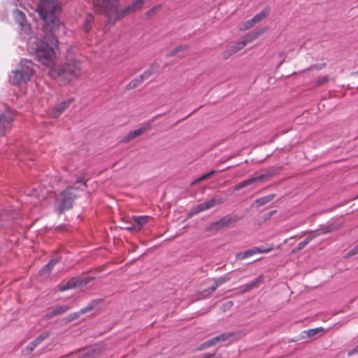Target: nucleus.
<instances>
[{
  "label": "nucleus",
  "instance_id": "5",
  "mask_svg": "<svg viewBox=\"0 0 358 358\" xmlns=\"http://www.w3.org/2000/svg\"><path fill=\"white\" fill-rule=\"evenodd\" d=\"M80 185L85 186V182L83 179L79 178L75 183L76 187H67L57 196L54 206L55 210L58 213L61 214L64 211L69 210L73 207V201L77 197L74 191L78 189Z\"/></svg>",
  "mask_w": 358,
  "mask_h": 358
},
{
  "label": "nucleus",
  "instance_id": "54",
  "mask_svg": "<svg viewBox=\"0 0 358 358\" xmlns=\"http://www.w3.org/2000/svg\"><path fill=\"white\" fill-rule=\"evenodd\" d=\"M224 306H225L226 307H227V308H231V307H232V306H233V302H232V301H227V302L224 304Z\"/></svg>",
  "mask_w": 358,
  "mask_h": 358
},
{
  "label": "nucleus",
  "instance_id": "10",
  "mask_svg": "<svg viewBox=\"0 0 358 358\" xmlns=\"http://www.w3.org/2000/svg\"><path fill=\"white\" fill-rule=\"evenodd\" d=\"M272 176V173H267L264 174L259 175L256 177H251L247 180H245L238 184H237L236 186H234V191H238L241 189L243 187H245L247 186H249L253 183L255 182H262L263 181H266L269 180Z\"/></svg>",
  "mask_w": 358,
  "mask_h": 358
},
{
  "label": "nucleus",
  "instance_id": "44",
  "mask_svg": "<svg viewBox=\"0 0 358 358\" xmlns=\"http://www.w3.org/2000/svg\"><path fill=\"white\" fill-rule=\"evenodd\" d=\"M36 347H35L34 344L31 342L25 348L24 351L27 352V355L30 354Z\"/></svg>",
  "mask_w": 358,
  "mask_h": 358
},
{
  "label": "nucleus",
  "instance_id": "46",
  "mask_svg": "<svg viewBox=\"0 0 358 358\" xmlns=\"http://www.w3.org/2000/svg\"><path fill=\"white\" fill-rule=\"evenodd\" d=\"M325 66H326V64L323 63V64H320L314 65V66H311L310 69H317V70H321L323 68H324Z\"/></svg>",
  "mask_w": 358,
  "mask_h": 358
},
{
  "label": "nucleus",
  "instance_id": "45",
  "mask_svg": "<svg viewBox=\"0 0 358 358\" xmlns=\"http://www.w3.org/2000/svg\"><path fill=\"white\" fill-rule=\"evenodd\" d=\"M355 354H358V345L348 352V356H352Z\"/></svg>",
  "mask_w": 358,
  "mask_h": 358
},
{
  "label": "nucleus",
  "instance_id": "11",
  "mask_svg": "<svg viewBox=\"0 0 358 358\" xmlns=\"http://www.w3.org/2000/svg\"><path fill=\"white\" fill-rule=\"evenodd\" d=\"M75 101L74 98H69L63 101L50 109V115L53 118H58Z\"/></svg>",
  "mask_w": 358,
  "mask_h": 358
},
{
  "label": "nucleus",
  "instance_id": "8",
  "mask_svg": "<svg viewBox=\"0 0 358 358\" xmlns=\"http://www.w3.org/2000/svg\"><path fill=\"white\" fill-rule=\"evenodd\" d=\"M92 280V278L90 277L73 278L67 282H62L59 287V290L64 292L68 289L80 287L87 285Z\"/></svg>",
  "mask_w": 358,
  "mask_h": 358
},
{
  "label": "nucleus",
  "instance_id": "26",
  "mask_svg": "<svg viewBox=\"0 0 358 358\" xmlns=\"http://www.w3.org/2000/svg\"><path fill=\"white\" fill-rule=\"evenodd\" d=\"M264 31H265L264 29H262L261 31H254V32L248 34L241 40L243 41V42L245 43V45H246L248 43H251L253 41L258 38L262 34H263L264 33Z\"/></svg>",
  "mask_w": 358,
  "mask_h": 358
},
{
  "label": "nucleus",
  "instance_id": "21",
  "mask_svg": "<svg viewBox=\"0 0 358 358\" xmlns=\"http://www.w3.org/2000/svg\"><path fill=\"white\" fill-rule=\"evenodd\" d=\"M341 227V225L336 224H331L329 225H327L326 227H324L321 229L315 230V232L317 235V236L327 234L328 233H331L333 231H336L338 230Z\"/></svg>",
  "mask_w": 358,
  "mask_h": 358
},
{
  "label": "nucleus",
  "instance_id": "39",
  "mask_svg": "<svg viewBox=\"0 0 358 358\" xmlns=\"http://www.w3.org/2000/svg\"><path fill=\"white\" fill-rule=\"evenodd\" d=\"M255 24V23L253 22L252 20L250 19L248 21H245L244 23L242 24V27H241V31H246L250 28H252V27H254Z\"/></svg>",
  "mask_w": 358,
  "mask_h": 358
},
{
  "label": "nucleus",
  "instance_id": "1",
  "mask_svg": "<svg viewBox=\"0 0 358 358\" xmlns=\"http://www.w3.org/2000/svg\"><path fill=\"white\" fill-rule=\"evenodd\" d=\"M51 44L40 40L35 37H30L28 41V48L29 51L35 53L36 59L41 64L50 67L55 66L57 61L55 48L57 46V39L55 36L50 38Z\"/></svg>",
  "mask_w": 358,
  "mask_h": 358
},
{
  "label": "nucleus",
  "instance_id": "17",
  "mask_svg": "<svg viewBox=\"0 0 358 358\" xmlns=\"http://www.w3.org/2000/svg\"><path fill=\"white\" fill-rule=\"evenodd\" d=\"M97 305V302L92 301L86 307L81 308L79 311L69 314L66 317V322H70L78 319L82 315L87 313L94 309Z\"/></svg>",
  "mask_w": 358,
  "mask_h": 358
},
{
  "label": "nucleus",
  "instance_id": "18",
  "mask_svg": "<svg viewBox=\"0 0 358 358\" xmlns=\"http://www.w3.org/2000/svg\"><path fill=\"white\" fill-rule=\"evenodd\" d=\"M71 308V306H56L50 310V311L45 315V317L46 319H51L58 315L66 313Z\"/></svg>",
  "mask_w": 358,
  "mask_h": 358
},
{
  "label": "nucleus",
  "instance_id": "27",
  "mask_svg": "<svg viewBox=\"0 0 358 358\" xmlns=\"http://www.w3.org/2000/svg\"><path fill=\"white\" fill-rule=\"evenodd\" d=\"M275 197V194H269L261 198H259L255 201L254 205L257 208H259L262 206H264L268 202H270L271 200H273Z\"/></svg>",
  "mask_w": 358,
  "mask_h": 358
},
{
  "label": "nucleus",
  "instance_id": "35",
  "mask_svg": "<svg viewBox=\"0 0 358 358\" xmlns=\"http://www.w3.org/2000/svg\"><path fill=\"white\" fill-rule=\"evenodd\" d=\"M49 333L44 332L41 334L39 336H38L36 339H34L32 343L34 344L35 347H37L39 344H41L45 339H46L49 336Z\"/></svg>",
  "mask_w": 358,
  "mask_h": 358
},
{
  "label": "nucleus",
  "instance_id": "47",
  "mask_svg": "<svg viewBox=\"0 0 358 358\" xmlns=\"http://www.w3.org/2000/svg\"><path fill=\"white\" fill-rule=\"evenodd\" d=\"M358 253V245L353 248L350 252L349 255L353 256Z\"/></svg>",
  "mask_w": 358,
  "mask_h": 358
},
{
  "label": "nucleus",
  "instance_id": "15",
  "mask_svg": "<svg viewBox=\"0 0 358 358\" xmlns=\"http://www.w3.org/2000/svg\"><path fill=\"white\" fill-rule=\"evenodd\" d=\"M236 221H237V219L236 217H231L229 215H227V216L222 217L218 221L213 223L210 225V229L211 230L218 231L222 228L229 226L231 224L234 223Z\"/></svg>",
  "mask_w": 358,
  "mask_h": 358
},
{
  "label": "nucleus",
  "instance_id": "6",
  "mask_svg": "<svg viewBox=\"0 0 358 358\" xmlns=\"http://www.w3.org/2000/svg\"><path fill=\"white\" fill-rule=\"evenodd\" d=\"M34 64L32 61L23 59L17 66V69L12 71L10 83L15 85L26 83L34 75Z\"/></svg>",
  "mask_w": 358,
  "mask_h": 358
},
{
  "label": "nucleus",
  "instance_id": "9",
  "mask_svg": "<svg viewBox=\"0 0 358 358\" xmlns=\"http://www.w3.org/2000/svg\"><path fill=\"white\" fill-rule=\"evenodd\" d=\"M13 17L15 22L20 26L22 31L25 34H29L30 32L31 26L27 22L25 14L22 11L19 9L14 10L13 12Z\"/></svg>",
  "mask_w": 358,
  "mask_h": 358
},
{
  "label": "nucleus",
  "instance_id": "56",
  "mask_svg": "<svg viewBox=\"0 0 358 358\" xmlns=\"http://www.w3.org/2000/svg\"><path fill=\"white\" fill-rule=\"evenodd\" d=\"M357 73H358V71H357Z\"/></svg>",
  "mask_w": 358,
  "mask_h": 358
},
{
  "label": "nucleus",
  "instance_id": "32",
  "mask_svg": "<svg viewBox=\"0 0 358 358\" xmlns=\"http://www.w3.org/2000/svg\"><path fill=\"white\" fill-rule=\"evenodd\" d=\"M162 7V6L161 4L154 6L145 13V16L148 18L154 16L155 14H157L158 12L161 10Z\"/></svg>",
  "mask_w": 358,
  "mask_h": 358
},
{
  "label": "nucleus",
  "instance_id": "50",
  "mask_svg": "<svg viewBox=\"0 0 358 358\" xmlns=\"http://www.w3.org/2000/svg\"><path fill=\"white\" fill-rule=\"evenodd\" d=\"M89 356H90L89 351L83 352L80 353V355H79L80 358H86V357H88Z\"/></svg>",
  "mask_w": 358,
  "mask_h": 358
},
{
  "label": "nucleus",
  "instance_id": "29",
  "mask_svg": "<svg viewBox=\"0 0 358 358\" xmlns=\"http://www.w3.org/2000/svg\"><path fill=\"white\" fill-rule=\"evenodd\" d=\"M329 80L330 77L328 75L320 76L313 82V88H317L322 86Z\"/></svg>",
  "mask_w": 358,
  "mask_h": 358
},
{
  "label": "nucleus",
  "instance_id": "37",
  "mask_svg": "<svg viewBox=\"0 0 358 358\" xmlns=\"http://www.w3.org/2000/svg\"><path fill=\"white\" fill-rule=\"evenodd\" d=\"M245 46V42H243V41H240L238 42H237L236 44H234V45H231L230 46L232 49V53H237L238 51H240L241 50H242L244 47Z\"/></svg>",
  "mask_w": 358,
  "mask_h": 358
},
{
  "label": "nucleus",
  "instance_id": "33",
  "mask_svg": "<svg viewBox=\"0 0 358 358\" xmlns=\"http://www.w3.org/2000/svg\"><path fill=\"white\" fill-rule=\"evenodd\" d=\"M231 277L229 276V274L227 273L223 276H221L214 280V282L217 285L218 287L223 285L225 282H227L230 280Z\"/></svg>",
  "mask_w": 358,
  "mask_h": 358
},
{
  "label": "nucleus",
  "instance_id": "14",
  "mask_svg": "<svg viewBox=\"0 0 358 358\" xmlns=\"http://www.w3.org/2000/svg\"><path fill=\"white\" fill-rule=\"evenodd\" d=\"M152 121L144 123L142 125L141 127H140V128H138V129H137L136 130L130 131L129 133L127 134V136H125L123 138L122 141L125 142V143H127V142L130 141L131 140L134 139L136 137L142 135L146 131H148V130L151 129V127H152Z\"/></svg>",
  "mask_w": 358,
  "mask_h": 358
},
{
  "label": "nucleus",
  "instance_id": "28",
  "mask_svg": "<svg viewBox=\"0 0 358 358\" xmlns=\"http://www.w3.org/2000/svg\"><path fill=\"white\" fill-rule=\"evenodd\" d=\"M94 17L91 13H87L85 17L83 22V29L85 33L90 32L91 30V25L94 22Z\"/></svg>",
  "mask_w": 358,
  "mask_h": 358
},
{
  "label": "nucleus",
  "instance_id": "13",
  "mask_svg": "<svg viewBox=\"0 0 358 358\" xmlns=\"http://www.w3.org/2000/svg\"><path fill=\"white\" fill-rule=\"evenodd\" d=\"M308 234V236L301 242H300L296 248L293 250V252H297L305 248L311 241L315 238L317 236L315 231H302L300 235H296L291 237V238H301L303 235Z\"/></svg>",
  "mask_w": 358,
  "mask_h": 358
},
{
  "label": "nucleus",
  "instance_id": "49",
  "mask_svg": "<svg viewBox=\"0 0 358 358\" xmlns=\"http://www.w3.org/2000/svg\"><path fill=\"white\" fill-rule=\"evenodd\" d=\"M201 358H216V357H215V354L207 353V354H205ZM217 358H220V357H218Z\"/></svg>",
  "mask_w": 358,
  "mask_h": 358
},
{
  "label": "nucleus",
  "instance_id": "20",
  "mask_svg": "<svg viewBox=\"0 0 358 358\" xmlns=\"http://www.w3.org/2000/svg\"><path fill=\"white\" fill-rule=\"evenodd\" d=\"M150 218V217L146 215L132 217L131 220L136 227V231H141L142 228L148 222Z\"/></svg>",
  "mask_w": 358,
  "mask_h": 358
},
{
  "label": "nucleus",
  "instance_id": "2",
  "mask_svg": "<svg viewBox=\"0 0 358 358\" xmlns=\"http://www.w3.org/2000/svg\"><path fill=\"white\" fill-rule=\"evenodd\" d=\"M46 31L53 33L59 26L60 6L56 0H40L37 9Z\"/></svg>",
  "mask_w": 358,
  "mask_h": 358
},
{
  "label": "nucleus",
  "instance_id": "25",
  "mask_svg": "<svg viewBox=\"0 0 358 358\" xmlns=\"http://www.w3.org/2000/svg\"><path fill=\"white\" fill-rule=\"evenodd\" d=\"M270 14V8L266 7L261 10L259 13L256 14L252 18L255 24L259 23L263 20L266 19Z\"/></svg>",
  "mask_w": 358,
  "mask_h": 358
},
{
  "label": "nucleus",
  "instance_id": "52",
  "mask_svg": "<svg viewBox=\"0 0 358 358\" xmlns=\"http://www.w3.org/2000/svg\"><path fill=\"white\" fill-rule=\"evenodd\" d=\"M206 177H205V175H203L202 176L199 177V178H197L194 182H201V181H203L204 180H206Z\"/></svg>",
  "mask_w": 358,
  "mask_h": 358
},
{
  "label": "nucleus",
  "instance_id": "34",
  "mask_svg": "<svg viewBox=\"0 0 358 358\" xmlns=\"http://www.w3.org/2000/svg\"><path fill=\"white\" fill-rule=\"evenodd\" d=\"M234 335V333H223L217 336H215V339L218 343L220 342H224L229 339L231 337H232Z\"/></svg>",
  "mask_w": 358,
  "mask_h": 358
},
{
  "label": "nucleus",
  "instance_id": "19",
  "mask_svg": "<svg viewBox=\"0 0 358 358\" xmlns=\"http://www.w3.org/2000/svg\"><path fill=\"white\" fill-rule=\"evenodd\" d=\"M61 259L59 257H57L51 259L46 265H45L40 271L39 274L43 277L49 276L51 271L55 267V266L60 262Z\"/></svg>",
  "mask_w": 358,
  "mask_h": 358
},
{
  "label": "nucleus",
  "instance_id": "7",
  "mask_svg": "<svg viewBox=\"0 0 358 358\" xmlns=\"http://www.w3.org/2000/svg\"><path fill=\"white\" fill-rule=\"evenodd\" d=\"M16 112L11 109L6 110L0 115V136H4L11 129Z\"/></svg>",
  "mask_w": 358,
  "mask_h": 358
},
{
  "label": "nucleus",
  "instance_id": "43",
  "mask_svg": "<svg viewBox=\"0 0 358 358\" xmlns=\"http://www.w3.org/2000/svg\"><path fill=\"white\" fill-rule=\"evenodd\" d=\"M206 346H207L208 348L212 347V346H214V345H217V341L215 339V337L212 338L206 341Z\"/></svg>",
  "mask_w": 358,
  "mask_h": 358
},
{
  "label": "nucleus",
  "instance_id": "42",
  "mask_svg": "<svg viewBox=\"0 0 358 358\" xmlns=\"http://www.w3.org/2000/svg\"><path fill=\"white\" fill-rule=\"evenodd\" d=\"M125 229H127L131 232H134V233L136 232V227L131 220V222L125 227Z\"/></svg>",
  "mask_w": 358,
  "mask_h": 358
},
{
  "label": "nucleus",
  "instance_id": "31",
  "mask_svg": "<svg viewBox=\"0 0 358 358\" xmlns=\"http://www.w3.org/2000/svg\"><path fill=\"white\" fill-rule=\"evenodd\" d=\"M143 82L141 80V79L138 77L133 79L131 82H129L127 86L126 90H131L135 89L136 87H138Z\"/></svg>",
  "mask_w": 358,
  "mask_h": 358
},
{
  "label": "nucleus",
  "instance_id": "12",
  "mask_svg": "<svg viewBox=\"0 0 358 358\" xmlns=\"http://www.w3.org/2000/svg\"><path fill=\"white\" fill-rule=\"evenodd\" d=\"M224 199L220 196H215L208 201L199 204L195 208V213H199L210 208L215 207L216 205H220L224 203Z\"/></svg>",
  "mask_w": 358,
  "mask_h": 358
},
{
  "label": "nucleus",
  "instance_id": "30",
  "mask_svg": "<svg viewBox=\"0 0 358 358\" xmlns=\"http://www.w3.org/2000/svg\"><path fill=\"white\" fill-rule=\"evenodd\" d=\"M189 49V46L187 45H181L173 48L170 52L167 54V57H173L176 55L178 52L181 51L187 50Z\"/></svg>",
  "mask_w": 358,
  "mask_h": 358
},
{
  "label": "nucleus",
  "instance_id": "24",
  "mask_svg": "<svg viewBox=\"0 0 358 358\" xmlns=\"http://www.w3.org/2000/svg\"><path fill=\"white\" fill-rule=\"evenodd\" d=\"M262 251L263 250H262ZM258 252H261V250L259 249H255V247H253L252 248L246 251L237 253L236 255V259L237 260H243L254 255L258 254Z\"/></svg>",
  "mask_w": 358,
  "mask_h": 358
},
{
  "label": "nucleus",
  "instance_id": "48",
  "mask_svg": "<svg viewBox=\"0 0 358 358\" xmlns=\"http://www.w3.org/2000/svg\"><path fill=\"white\" fill-rule=\"evenodd\" d=\"M206 343L204 342L203 343H201L198 348H197V350L199 351H201V350H206L207 348H208L207 346H206Z\"/></svg>",
  "mask_w": 358,
  "mask_h": 358
},
{
  "label": "nucleus",
  "instance_id": "51",
  "mask_svg": "<svg viewBox=\"0 0 358 358\" xmlns=\"http://www.w3.org/2000/svg\"><path fill=\"white\" fill-rule=\"evenodd\" d=\"M217 287H218V286L216 285V284L214 282L213 285L212 287H210V288H208V290L210 293H213L217 289Z\"/></svg>",
  "mask_w": 358,
  "mask_h": 358
},
{
  "label": "nucleus",
  "instance_id": "3",
  "mask_svg": "<svg viewBox=\"0 0 358 358\" xmlns=\"http://www.w3.org/2000/svg\"><path fill=\"white\" fill-rule=\"evenodd\" d=\"M48 73L54 79H59L64 83H69L81 76L83 64L78 59H69L63 64L50 69Z\"/></svg>",
  "mask_w": 358,
  "mask_h": 358
},
{
  "label": "nucleus",
  "instance_id": "38",
  "mask_svg": "<svg viewBox=\"0 0 358 358\" xmlns=\"http://www.w3.org/2000/svg\"><path fill=\"white\" fill-rule=\"evenodd\" d=\"M275 245L274 244L271 243V244H269V245H266V246H260V247H255V249H259L261 251L263 250L262 252H258V254L259 253H268L271 251H272L273 250L275 249Z\"/></svg>",
  "mask_w": 358,
  "mask_h": 358
},
{
  "label": "nucleus",
  "instance_id": "36",
  "mask_svg": "<svg viewBox=\"0 0 358 358\" xmlns=\"http://www.w3.org/2000/svg\"><path fill=\"white\" fill-rule=\"evenodd\" d=\"M324 329L322 327H317L314 329H310L305 331L306 334L308 337H313L315 336L316 334L324 331Z\"/></svg>",
  "mask_w": 358,
  "mask_h": 358
},
{
  "label": "nucleus",
  "instance_id": "22",
  "mask_svg": "<svg viewBox=\"0 0 358 358\" xmlns=\"http://www.w3.org/2000/svg\"><path fill=\"white\" fill-rule=\"evenodd\" d=\"M341 227V225L336 224H331L329 225H327L326 227H324L321 229L315 230V232L317 235V236L327 234L328 233H331L333 231H336L338 230Z\"/></svg>",
  "mask_w": 358,
  "mask_h": 358
},
{
  "label": "nucleus",
  "instance_id": "4",
  "mask_svg": "<svg viewBox=\"0 0 358 358\" xmlns=\"http://www.w3.org/2000/svg\"><path fill=\"white\" fill-rule=\"evenodd\" d=\"M94 11L108 18V23L113 24L122 19V8L119 0H93Z\"/></svg>",
  "mask_w": 358,
  "mask_h": 358
},
{
  "label": "nucleus",
  "instance_id": "16",
  "mask_svg": "<svg viewBox=\"0 0 358 358\" xmlns=\"http://www.w3.org/2000/svg\"><path fill=\"white\" fill-rule=\"evenodd\" d=\"M145 0H133L131 4L122 8V19L142 8Z\"/></svg>",
  "mask_w": 358,
  "mask_h": 358
},
{
  "label": "nucleus",
  "instance_id": "40",
  "mask_svg": "<svg viewBox=\"0 0 358 358\" xmlns=\"http://www.w3.org/2000/svg\"><path fill=\"white\" fill-rule=\"evenodd\" d=\"M152 74V71L150 70H148L144 71L141 75L138 76V78L141 79L142 82H143L145 80L149 78Z\"/></svg>",
  "mask_w": 358,
  "mask_h": 358
},
{
  "label": "nucleus",
  "instance_id": "41",
  "mask_svg": "<svg viewBox=\"0 0 358 358\" xmlns=\"http://www.w3.org/2000/svg\"><path fill=\"white\" fill-rule=\"evenodd\" d=\"M232 49L231 47L228 48L222 54V57L223 59H227L229 58L231 55H234V53H232Z\"/></svg>",
  "mask_w": 358,
  "mask_h": 358
},
{
  "label": "nucleus",
  "instance_id": "55",
  "mask_svg": "<svg viewBox=\"0 0 358 358\" xmlns=\"http://www.w3.org/2000/svg\"><path fill=\"white\" fill-rule=\"evenodd\" d=\"M275 212H276L275 210L271 211L270 212V215H273L274 213H275Z\"/></svg>",
  "mask_w": 358,
  "mask_h": 358
},
{
  "label": "nucleus",
  "instance_id": "53",
  "mask_svg": "<svg viewBox=\"0 0 358 358\" xmlns=\"http://www.w3.org/2000/svg\"><path fill=\"white\" fill-rule=\"evenodd\" d=\"M215 173V170H212L211 171L204 174L205 175V177H206V178H208L209 177H210L211 176H213L214 173Z\"/></svg>",
  "mask_w": 358,
  "mask_h": 358
},
{
  "label": "nucleus",
  "instance_id": "23",
  "mask_svg": "<svg viewBox=\"0 0 358 358\" xmlns=\"http://www.w3.org/2000/svg\"><path fill=\"white\" fill-rule=\"evenodd\" d=\"M262 281H263V277L262 276H259L257 279H255V280L252 281L251 282H250V283H248L247 285L241 286V292H250L252 289L258 287L259 284L261 282H262Z\"/></svg>",
  "mask_w": 358,
  "mask_h": 358
}]
</instances>
